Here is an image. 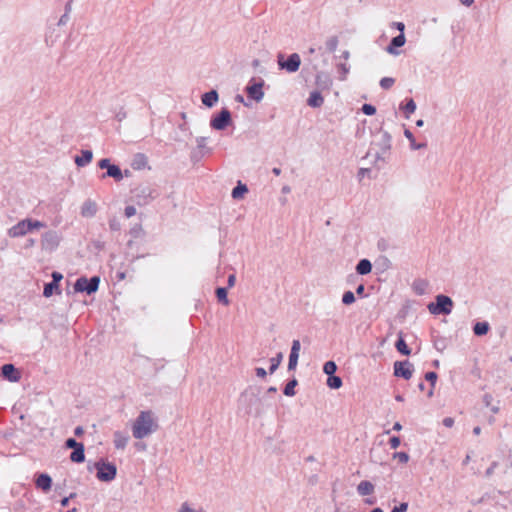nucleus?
<instances>
[{
  "label": "nucleus",
  "instance_id": "nucleus-1",
  "mask_svg": "<svg viewBox=\"0 0 512 512\" xmlns=\"http://www.w3.org/2000/svg\"><path fill=\"white\" fill-rule=\"evenodd\" d=\"M158 423L151 410L141 411L132 426V434L135 439H143L157 431Z\"/></svg>",
  "mask_w": 512,
  "mask_h": 512
},
{
  "label": "nucleus",
  "instance_id": "nucleus-2",
  "mask_svg": "<svg viewBox=\"0 0 512 512\" xmlns=\"http://www.w3.org/2000/svg\"><path fill=\"white\" fill-rule=\"evenodd\" d=\"M260 388L257 386H249L240 395L239 404L243 406L247 414L260 416L262 414V400L259 397Z\"/></svg>",
  "mask_w": 512,
  "mask_h": 512
},
{
  "label": "nucleus",
  "instance_id": "nucleus-3",
  "mask_svg": "<svg viewBox=\"0 0 512 512\" xmlns=\"http://www.w3.org/2000/svg\"><path fill=\"white\" fill-rule=\"evenodd\" d=\"M96 469V477L102 482H110L115 479L117 475V467L114 463L108 462L101 458L94 463Z\"/></svg>",
  "mask_w": 512,
  "mask_h": 512
},
{
  "label": "nucleus",
  "instance_id": "nucleus-4",
  "mask_svg": "<svg viewBox=\"0 0 512 512\" xmlns=\"http://www.w3.org/2000/svg\"><path fill=\"white\" fill-rule=\"evenodd\" d=\"M453 308V301L449 296L439 294L435 298V302L428 304V310L434 315H448Z\"/></svg>",
  "mask_w": 512,
  "mask_h": 512
},
{
  "label": "nucleus",
  "instance_id": "nucleus-5",
  "mask_svg": "<svg viewBox=\"0 0 512 512\" xmlns=\"http://www.w3.org/2000/svg\"><path fill=\"white\" fill-rule=\"evenodd\" d=\"M100 284L99 276H92L91 278H87L85 276L79 277L74 284L75 292H86L88 295H91L97 292Z\"/></svg>",
  "mask_w": 512,
  "mask_h": 512
},
{
  "label": "nucleus",
  "instance_id": "nucleus-6",
  "mask_svg": "<svg viewBox=\"0 0 512 512\" xmlns=\"http://www.w3.org/2000/svg\"><path fill=\"white\" fill-rule=\"evenodd\" d=\"M232 124V115L228 108H222L218 113L212 115L210 127L217 131L225 130Z\"/></svg>",
  "mask_w": 512,
  "mask_h": 512
},
{
  "label": "nucleus",
  "instance_id": "nucleus-7",
  "mask_svg": "<svg viewBox=\"0 0 512 512\" xmlns=\"http://www.w3.org/2000/svg\"><path fill=\"white\" fill-rule=\"evenodd\" d=\"M134 196L137 199L139 205H146L153 199L159 196L156 189L150 185L141 184L133 190Z\"/></svg>",
  "mask_w": 512,
  "mask_h": 512
},
{
  "label": "nucleus",
  "instance_id": "nucleus-8",
  "mask_svg": "<svg viewBox=\"0 0 512 512\" xmlns=\"http://www.w3.org/2000/svg\"><path fill=\"white\" fill-rule=\"evenodd\" d=\"M277 63L279 69L285 70L288 73H294L299 70V67L301 65V58L299 54L292 53L288 56L287 59H285L284 55L282 53H279L277 56Z\"/></svg>",
  "mask_w": 512,
  "mask_h": 512
},
{
  "label": "nucleus",
  "instance_id": "nucleus-9",
  "mask_svg": "<svg viewBox=\"0 0 512 512\" xmlns=\"http://www.w3.org/2000/svg\"><path fill=\"white\" fill-rule=\"evenodd\" d=\"M372 149L377 147L375 151V157L377 160H385V155L391 149V135L387 131L380 132V138L378 141L372 142Z\"/></svg>",
  "mask_w": 512,
  "mask_h": 512
},
{
  "label": "nucleus",
  "instance_id": "nucleus-10",
  "mask_svg": "<svg viewBox=\"0 0 512 512\" xmlns=\"http://www.w3.org/2000/svg\"><path fill=\"white\" fill-rule=\"evenodd\" d=\"M263 86V79H260L258 82L252 79L250 83L246 86L245 92L247 93L250 99L256 102H260L264 97Z\"/></svg>",
  "mask_w": 512,
  "mask_h": 512
},
{
  "label": "nucleus",
  "instance_id": "nucleus-11",
  "mask_svg": "<svg viewBox=\"0 0 512 512\" xmlns=\"http://www.w3.org/2000/svg\"><path fill=\"white\" fill-rule=\"evenodd\" d=\"M394 376L409 380L414 372V366L408 360L396 361L393 365Z\"/></svg>",
  "mask_w": 512,
  "mask_h": 512
},
{
  "label": "nucleus",
  "instance_id": "nucleus-12",
  "mask_svg": "<svg viewBox=\"0 0 512 512\" xmlns=\"http://www.w3.org/2000/svg\"><path fill=\"white\" fill-rule=\"evenodd\" d=\"M60 243V236L54 230H49L45 232L42 236V249L46 251H54Z\"/></svg>",
  "mask_w": 512,
  "mask_h": 512
},
{
  "label": "nucleus",
  "instance_id": "nucleus-13",
  "mask_svg": "<svg viewBox=\"0 0 512 512\" xmlns=\"http://www.w3.org/2000/svg\"><path fill=\"white\" fill-rule=\"evenodd\" d=\"M0 375L9 382H18L21 378L19 370L11 363L4 364L1 367Z\"/></svg>",
  "mask_w": 512,
  "mask_h": 512
},
{
  "label": "nucleus",
  "instance_id": "nucleus-14",
  "mask_svg": "<svg viewBox=\"0 0 512 512\" xmlns=\"http://www.w3.org/2000/svg\"><path fill=\"white\" fill-rule=\"evenodd\" d=\"M29 223L27 219L19 221L8 230V235L11 238H17L26 235L29 232Z\"/></svg>",
  "mask_w": 512,
  "mask_h": 512
},
{
  "label": "nucleus",
  "instance_id": "nucleus-15",
  "mask_svg": "<svg viewBox=\"0 0 512 512\" xmlns=\"http://www.w3.org/2000/svg\"><path fill=\"white\" fill-rule=\"evenodd\" d=\"M35 486L36 488L42 490L43 492H48L52 487V478L47 473H39L35 478Z\"/></svg>",
  "mask_w": 512,
  "mask_h": 512
},
{
  "label": "nucleus",
  "instance_id": "nucleus-16",
  "mask_svg": "<svg viewBox=\"0 0 512 512\" xmlns=\"http://www.w3.org/2000/svg\"><path fill=\"white\" fill-rule=\"evenodd\" d=\"M315 84L319 90H329L332 86V79L328 73L319 71L315 77Z\"/></svg>",
  "mask_w": 512,
  "mask_h": 512
},
{
  "label": "nucleus",
  "instance_id": "nucleus-17",
  "mask_svg": "<svg viewBox=\"0 0 512 512\" xmlns=\"http://www.w3.org/2000/svg\"><path fill=\"white\" fill-rule=\"evenodd\" d=\"M406 42V38L404 33H400L399 35L393 37L386 48V51L391 55H398L399 51L397 48L402 47Z\"/></svg>",
  "mask_w": 512,
  "mask_h": 512
},
{
  "label": "nucleus",
  "instance_id": "nucleus-18",
  "mask_svg": "<svg viewBox=\"0 0 512 512\" xmlns=\"http://www.w3.org/2000/svg\"><path fill=\"white\" fill-rule=\"evenodd\" d=\"M218 99H219V94L215 89L205 92L201 96L203 105H205L208 108H212L218 102Z\"/></svg>",
  "mask_w": 512,
  "mask_h": 512
},
{
  "label": "nucleus",
  "instance_id": "nucleus-19",
  "mask_svg": "<svg viewBox=\"0 0 512 512\" xmlns=\"http://www.w3.org/2000/svg\"><path fill=\"white\" fill-rule=\"evenodd\" d=\"M324 98L321 95V92L319 90H314L310 92V95L307 99V105L312 108H319L323 105Z\"/></svg>",
  "mask_w": 512,
  "mask_h": 512
},
{
  "label": "nucleus",
  "instance_id": "nucleus-20",
  "mask_svg": "<svg viewBox=\"0 0 512 512\" xmlns=\"http://www.w3.org/2000/svg\"><path fill=\"white\" fill-rule=\"evenodd\" d=\"M395 348L400 354L404 356H409L411 354V349L408 347L402 331L398 333V338L395 342Z\"/></svg>",
  "mask_w": 512,
  "mask_h": 512
},
{
  "label": "nucleus",
  "instance_id": "nucleus-21",
  "mask_svg": "<svg viewBox=\"0 0 512 512\" xmlns=\"http://www.w3.org/2000/svg\"><path fill=\"white\" fill-rule=\"evenodd\" d=\"M129 441V436L121 431H115L113 442L116 449H124Z\"/></svg>",
  "mask_w": 512,
  "mask_h": 512
},
{
  "label": "nucleus",
  "instance_id": "nucleus-22",
  "mask_svg": "<svg viewBox=\"0 0 512 512\" xmlns=\"http://www.w3.org/2000/svg\"><path fill=\"white\" fill-rule=\"evenodd\" d=\"M93 159V153L91 150H82L80 156H75L74 161L78 167H84L88 165Z\"/></svg>",
  "mask_w": 512,
  "mask_h": 512
},
{
  "label": "nucleus",
  "instance_id": "nucleus-23",
  "mask_svg": "<svg viewBox=\"0 0 512 512\" xmlns=\"http://www.w3.org/2000/svg\"><path fill=\"white\" fill-rule=\"evenodd\" d=\"M123 172L120 167L116 164H112L111 167H108V170L102 174V178L111 177L115 181H121L123 179Z\"/></svg>",
  "mask_w": 512,
  "mask_h": 512
},
{
  "label": "nucleus",
  "instance_id": "nucleus-24",
  "mask_svg": "<svg viewBox=\"0 0 512 512\" xmlns=\"http://www.w3.org/2000/svg\"><path fill=\"white\" fill-rule=\"evenodd\" d=\"M70 454V460L74 463H83L85 461V447L84 444H80L77 448L72 449Z\"/></svg>",
  "mask_w": 512,
  "mask_h": 512
},
{
  "label": "nucleus",
  "instance_id": "nucleus-25",
  "mask_svg": "<svg viewBox=\"0 0 512 512\" xmlns=\"http://www.w3.org/2000/svg\"><path fill=\"white\" fill-rule=\"evenodd\" d=\"M97 212V206L95 204V202L91 201V200H87L83 203L82 207H81V215L83 217H92L96 214Z\"/></svg>",
  "mask_w": 512,
  "mask_h": 512
},
{
  "label": "nucleus",
  "instance_id": "nucleus-26",
  "mask_svg": "<svg viewBox=\"0 0 512 512\" xmlns=\"http://www.w3.org/2000/svg\"><path fill=\"white\" fill-rule=\"evenodd\" d=\"M355 269H356L357 274H359V275H367L372 270V263L370 262V260H368L366 258L361 259L357 263Z\"/></svg>",
  "mask_w": 512,
  "mask_h": 512
},
{
  "label": "nucleus",
  "instance_id": "nucleus-27",
  "mask_svg": "<svg viewBox=\"0 0 512 512\" xmlns=\"http://www.w3.org/2000/svg\"><path fill=\"white\" fill-rule=\"evenodd\" d=\"M357 492L361 496H367L374 492V485L367 480L361 481L357 486Z\"/></svg>",
  "mask_w": 512,
  "mask_h": 512
},
{
  "label": "nucleus",
  "instance_id": "nucleus-28",
  "mask_svg": "<svg viewBox=\"0 0 512 512\" xmlns=\"http://www.w3.org/2000/svg\"><path fill=\"white\" fill-rule=\"evenodd\" d=\"M248 192V187L241 181L232 189L231 196L233 199H241Z\"/></svg>",
  "mask_w": 512,
  "mask_h": 512
},
{
  "label": "nucleus",
  "instance_id": "nucleus-29",
  "mask_svg": "<svg viewBox=\"0 0 512 512\" xmlns=\"http://www.w3.org/2000/svg\"><path fill=\"white\" fill-rule=\"evenodd\" d=\"M490 329L489 323L486 321L476 322L473 326V332L476 336H484Z\"/></svg>",
  "mask_w": 512,
  "mask_h": 512
},
{
  "label": "nucleus",
  "instance_id": "nucleus-30",
  "mask_svg": "<svg viewBox=\"0 0 512 512\" xmlns=\"http://www.w3.org/2000/svg\"><path fill=\"white\" fill-rule=\"evenodd\" d=\"M400 109L404 112L405 117L408 119L410 114L416 110V103L412 98H407L405 105H401Z\"/></svg>",
  "mask_w": 512,
  "mask_h": 512
},
{
  "label": "nucleus",
  "instance_id": "nucleus-31",
  "mask_svg": "<svg viewBox=\"0 0 512 512\" xmlns=\"http://www.w3.org/2000/svg\"><path fill=\"white\" fill-rule=\"evenodd\" d=\"M54 293L60 294L59 285L53 283L52 281L45 283L43 289V296L46 298L51 297Z\"/></svg>",
  "mask_w": 512,
  "mask_h": 512
},
{
  "label": "nucleus",
  "instance_id": "nucleus-32",
  "mask_svg": "<svg viewBox=\"0 0 512 512\" xmlns=\"http://www.w3.org/2000/svg\"><path fill=\"white\" fill-rule=\"evenodd\" d=\"M404 136L409 140L412 150H419L426 147V143H416L414 135L409 129L404 130Z\"/></svg>",
  "mask_w": 512,
  "mask_h": 512
},
{
  "label": "nucleus",
  "instance_id": "nucleus-33",
  "mask_svg": "<svg viewBox=\"0 0 512 512\" xmlns=\"http://www.w3.org/2000/svg\"><path fill=\"white\" fill-rule=\"evenodd\" d=\"M298 385V381L295 377L290 379L283 389V394L288 397H292L296 394L295 387Z\"/></svg>",
  "mask_w": 512,
  "mask_h": 512
},
{
  "label": "nucleus",
  "instance_id": "nucleus-34",
  "mask_svg": "<svg viewBox=\"0 0 512 512\" xmlns=\"http://www.w3.org/2000/svg\"><path fill=\"white\" fill-rule=\"evenodd\" d=\"M147 165V157L142 153H137L132 161V167L134 169H141Z\"/></svg>",
  "mask_w": 512,
  "mask_h": 512
},
{
  "label": "nucleus",
  "instance_id": "nucleus-35",
  "mask_svg": "<svg viewBox=\"0 0 512 512\" xmlns=\"http://www.w3.org/2000/svg\"><path fill=\"white\" fill-rule=\"evenodd\" d=\"M215 294H216V297H217V300L222 303L223 305H228L229 304V300H228V289L226 287H217L216 290H215Z\"/></svg>",
  "mask_w": 512,
  "mask_h": 512
},
{
  "label": "nucleus",
  "instance_id": "nucleus-36",
  "mask_svg": "<svg viewBox=\"0 0 512 512\" xmlns=\"http://www.w3.org/2000/svg\"><path fill=\"white\" fill-rule=\"evenodd\" d=\"M427 286H428V283L422 279H418L413 282V290L418 295L425 294Z\"/></svg>",
  "mask_w": 512,
  "mask_h": 512
},
{
  "label": "nucleus",
  "instance_id": "nucleus-37",
  "mask_svg": "<svg viewBox=\"0 0 512 512\" xmlns=\"http://www.w3.org/2000/svg\"><path fill=\"white\" fill-rule=\"evenodd\" d=\"M342 385L343 381L339 376L331 375L327 378V386L331 389H339Z\"/></svg>",
  "mask_w": 512,
  "mask_h": 512
},
{
  "label": "nucleus",
  "instance_id": "nucleus-38",
  "mask_svg": "<svg viewBox=\"0 0 512 512\" xmlns=\"http://www.w3.org/2000/svg\"><path fill=\"white\" fill-rule=\"evenodd\" d=\"M283 360V354L282 352L277 353V355L270 359V367H269V373L273 374L279 367Z\"/></svg>",
  "mask_w": 512,
  "mask_h": 512
},
{
  "label": "nucleus",
  "instance_id": "nucleus-39",
  "mask_svg": "<svg viewBox=\"0 0 512 512\" xmlns=\"http://www.w3.org/2000/svg\"><path fill=\"white\" fill-rule=\"evenodd\" d=\"M337 371V365L334 361L329 360L323 365V372L329 377L331 375H335Z\"/></svg>",
  "mask_w": 512,
  "mask_h": 512
},
{
  "label": "nucleus",
  "instance_id": "nucleus-40",
  "mask_svg": "<svg viewBox=\"0 0 512 512\" xmlns=\"http://www.w3.org/2000/svg\"><path fill=\"white\" fill-rule=\"evenodd\" d=\"M338 37L337 36H331L330 38L327 39L325 45H326V49L329 51V52H334L338 46Z\"/></svg>",
  "mask_w": 512,
  "mask_h": 512
},
{
  "label": "nucleus",
  "instance_id": "nucleus-41",
  "mask_svg": "<svg viewBox=\"0 0 512 512\" xmlns=\"http://www.w3.org/2000/svg\"><path fill=\"white\" fill-rule=\"evenodd\" d=\"M129 233L133 238H141L145 235V232L140 224L134 225L130 229Z\"/></svg>",
  "mask_w": 512,
  "mask_h": 512
},
{
  "label": "nucleus",
  "instance_id": "nucleus-42",
  "mask_svg": "<svg viewBox=\"0 0 512 512\" xmlns=\"http://www.w3.org/2000/svg\"><path fill=\"white\" fill-rule=\"evenodd\" d=\"M355 300V295L352 291H345L342 295V303L344 305H351Z\"/></svg>",
  "mask_w": 512,
  "mask_h": 512
},
{
  "label": "nucleus",
  "instance_id": "nucleus-43",
  "mask_svg": "<svg viewBox=\"0 0 512 512\" xmlns=\"http://www.w3.org/2000/svg\"><path fill=\"white\" fill-rule=\"evenodd\" d=\"M395 83V79L392 77H383L380 80V87L384 90L390 89Z\"/></svg>",
  "mask_w": 512,
  "mask_h": 512
},
{
  "label": "nucleus",
  "instance_id": "nucleus-44",
  "mask_svg": "<svg viewBox=\"0 0 512 512\" xmlns=\"http://www.w3.org/2000/svg\"><path fill=\"white\" fill-rule=\"evenodd\" d=\"M424 378L426 381H428L430 383L431 387L434 388L436 381L438 379V375L434 371H429V372L425 373Z\"/></svg>",
  "mask_w": 512,
  "mask_h": 512
},
{
  "label": "nucleus",
  "instance_id": "nucleus-45",
  "mask_svg": "<svg viewBox=\"0 0 512 512\" xmlns=\"http://www.w3.org/2000/svg\"><path fill=\"white\" fill-rule=\"evenodd\" d=\"M299 355L297 354H291L289 355V361H288V370L292 371L296 369L297 363H298Z\"/></svg>",
  "mask_w": 512,
  "mask_h": 512
},
{
  "label": "nucleus",
  "instance_id": "nucleus-46",
  "mask_svg": "<svg viewBox=\"0 0 512 512\" xmlns=\"http://www.w3.org/2000/svg\"><path fill=\"white\" fill-rule=\"evenodd\" d=\"M27 221L29 223V232H31L32 230L34 229H39V228H43L45 227V223L39 221V220H34V219H30V218H27Z\"/></svg>",
  "mask_w": 512,
  "mask_h": 512
},
{
  "label": "nucleus",
  "instance_id": "nucleus-47",
  "mask_svg": "<svg viewBox=\"0 0 512 512\" xmlns=\"http://www.w3.org/2000/svg\"><path fill=\"white\" fill-rule=\"evenodd\" d=\"M109 228L113 232L120 231L121 230V223H120V221L116 217L111 218L109 220Z\"/></svg>",
  "mask_w": 512,
  "mask_h": 512
},
{
  "label": "nucleus",
  "instance_id": "nucleus-48",
  "mask_svg": "<svg viewBox=\"0 0 512 512\" xmlns=\"http://www.w3.org/2000/svg\"><path fill=\"white\" fill-rule=\"evenodd\" d=\"M361 110L365 115L368 116H372L376 113V107L372 104H363Z\"/></svg>",
  "mask_w": 512,
  "mask_h": 512
},
{
  "label": "nucleus",
  "instance_id": "nucleus-49",
  "mask_svg": "<svg viewBox=\"0 0 512 512\" xmlns=\"http://www.w3.org/2000/svg\"><path fill=\"white\" fill-rule=\"evenodd\" d=\"M80 444H82L81 442H78L76 441L75 438H67L65 443H64V447L67 448V449H75L77 448Z\"/></svg>",
  "mask_w": 512,
  "mask_h": 512
},
{
  "label": "nucleus",
  "instance_id": "nucleus-50",
  "mask_svg": "<svg viewBox=\"0 0 512 512\" xmlns=\"http://www.w3.org/2000/svg\"><path fill=\"white\" fill-rule=\"evenodd\" d=\"M393 458L398 459L401 463H407L409 461V455L406 452H395Z\"/></svg>",
  "mask_w": 512,
  "mask_h": 512
},
{
  "label": "nucleus",
  "instance_id": "nucleus-51",
  "mask_svg": "<svg viewBox=\"0 0 512 512\" xmlns=\"http://www.w3.org/2000/svg\"><path fill=\"white\" fill-rule=\"evenodd\" d=\"M338 71L341 73L340 80H345L346 75L349 73V66L344 63L338 65Z\"/></svg>",
  "mask_w": 512,
  "mask_h": 512
},
{
  "label": "nucleus",
  "instance_id": "nucleus-52",
  "mask_svg": "<svg viewBox=\"0 0 512 512\" xmlns=\"http://www.w3.org/2000/svg\"><path fill=\"white\" fill-rule=\"evenodd\" d=\"M111 166H112V163L109 158H103V159L99 160V162H98V167L100 169H106V171L108 170V167H111Z\"/></svg>",
  "mask_w": 512,
  "mask_h": 512
},
{
  "label": "nucleus",
  "instance_id": "nucleus-53",
  "mask_svg": "<svg viewBox=\"0 0 512 512\" xmlns=\"http://www.w3.org/2000/svg\"><path fill=\"white\" fill-rule=\"evenodd\" d=\"M408 510V503L402 502L397 506H394L391 512H406Z\"/></svg>",
  "mask_w": 512,
  "mask_h": 512
},
{
  "label": "nucleus",
  "instance_id": "nucleus-54",
  "mask_svg": "<svg viewBox=\"0 0 512 512\" xmlns=\"http://www.w3.org/2000/svg\"><path fill=\"white\" fill-rule=\"evenodd\" d=\"M127 117V112L125 111L124 107H121L119 111L116 112L115 118L117 121L121 122Z\"/></svg>",
  "mask_w": 512,
  "mask_h": 512
},
{
  "label": "nucleus",
  "instance_id": "nucleus-55",
  "mask_svg": "<svg viewBox=\"0 0 512 512\" xmlns=\"http://www.w3.org/2000/svg\"><path fill=\"white\" fill-rule=\"evenodd\" d=\"M401 440L398 436H392L389 440L390 447L396 449L400 446Z\"/></svg>",
  "mask_w": 512,
  "mask_h": 512
},
{
  "label": "nucleus",
  "instance_id": "nucleus-56",
  "mask_svg": "<svg viewBox=\"0 0 512 512\" xmlns=\"http://www.w3.org/2000/svg\"><path fill=\"white\" fill-rule=\"evenodd\" d=\"M300 348H301L300 341L299 340H293L290 353L291 354L294 353V354L299 355Z\"/></svg>",
  "mask_w": 512,
  "mask_h": 512
},
{
  "label": "nucleus",
  "instance_id": "nucleus-57",
  "mask_svg": "<svg viewBox=\"0 0 512 512\" xmlns=\"http://www.w3.org/2000/svg\"><path fill=\"white\" fill-rule=\"evenodd\" d=\"M498 467V462L496 461H493L491 463V465L487 468V470L485 471V476L486 477H491L494 473V470Z\"/></svg>",
  "mask_w": 512,
  "mask_h": 512
},
{
  "label": "nucleus",
  "instance_id": "nucleus-58",
  "mask_svg": "<svg viewBox=\"0 0 512 512\" xmlns=\"http://www.w3.org/2000/svg\"><path fill=\"white\" fill-rule=\"evenodd\" d=\"M124 214L127 218H130L136 214V208L132 205L126 206Z\"/></svg>",
  "mask_w": 512,
  "mask_h": 512
},
{
  "label": "nucleus",
  "instance_id": "nucleus-59",
  "mask_svg": "<svg viewBox=\"0 0 512 512\" xmlns=\"http://www.w3.org/2000/svg\"><path fill=\"white\" fill-rule=\"evenodd\" d=\"M52 282L59 285L60 281L63 279V275L60 272L53 271L51 274Z\"/></svg>",
  "mask_w": 512,
  "mask_h": 512
},
{
  "label": "nucleus",
  "instance_id": "nucleus-60",
  "mask_svg": "<svg viewBox=\"0 0 512 512\" xmlns=\"http://www.w3.org/2000/svg\"><path fill=\"white\" fill-rule=\"evenodd\" d=\"M206 140L207 138L206 137H198L196 139V143H197V148L198 149H205L206 148Z\"/></svg>",
  "mask_w": 512,
  "mask_h": 512
},
{
  "label": "nucleus",
  "instance_id": "nucleus-61",
  "mask_svg": "<svg viewBox=\"0 0 512 512\" xmlns=\"http://www.w3.org/2000/svg\"><path fill=\"white\" fill-rule=\"evenodd\" d=\"M69 19H70L69 14L64 13V14L60 17V19H59V21H58V26H64V25H66V24L68 23Z\"/></svg>",
  "mask_w": 512,
  "mask_h": 512
},
{
  "label": "nucleus",
  "instance_id": "nucleus-62",
  "mask_svg": "<svg viewBox=\"0 0 512 512\" xmlns=\"http://www.w3.org/2000/svg\"><path fill=\"white\" fill-rule=\"evenodd\" d=\"M255 373H256V376L260 377V378H265L267 376L266 370L262 367L255 368Z\"/></svg>",
  "mask_w": 512,
  "mask_h": 512
},
{
  "label": "nucleus",
  "instance_id": "nucleus-63",
  "mask_svg": "<svg viewBox=\"0 0 512 512\" xmlns=\"http://www.w3.org/2000/svg\"><path fill=\"white\" fill-rule=\"evenodd\" d=\"M492 400H493V397H492V395H491V394H488V393H487V394H485V395L483 396V402H484V404H485V406H486V407H490V406H491V402H492Z\"/></svg>",
  "mask_w": 512,
  "mask_h": 512
},
{
  "label": "nucleus",
  "instance_id": "nucleus-64",
  "mask_svg": "<svg viewBox=\"0 0 512 512\" xmlns=\"http://www.w3.org/2000/svg\"><path fill=\"white\" fill-rule=\"evenodd\" d=\"M179 512H195L187 503H183Z\"/></svg>",
  "mask_w": 512,
  "mask_h": 512
}]
</instances>
